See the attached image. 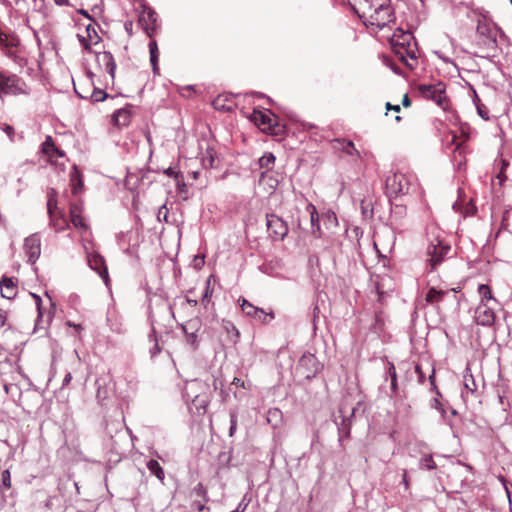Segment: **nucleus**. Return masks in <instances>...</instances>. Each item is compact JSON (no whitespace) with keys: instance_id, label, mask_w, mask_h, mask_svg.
<instances>
[{"instance_id":"57","label":"nucleus","mask_w":512,"mask_h":512,"mask_svg":"<svg viewBox=\"0 0 512 512\" xmlns=\"http://www.w3.org/2000/svg\"><path fill=\"white\" fill-rule=\"evenodd\" d=\"M50 221H51V225H53V227L57 231H61V230L64 229V227L60 225V222H57V221L54 220V215L52 217H50Z\"/></svg>"},{"instance_id":"33","label":"nucleus","mask_w":512,"mask_h":512,"mask_svg":"<svg viewBox=\"0 0 512 512\" xmlns=\"http://www.w3.org/2000/svg\"><path fill=\"white\" fill-rule=\"evenodd\" d=\"M499 164H500V169H499L498 174L496 175V178L498 179L499 184L502 185L507 180V176H506L505 172L509 166V162L506 159H500Z\"/></svg>"},{"instance_id":"31","label":"nucleus","mask_w":512,"mask_h":512,"mask_svg":"<svg viewBox=\"0 0 512 512\" xmlns=\"http://www.w3.org/2000/svg\"><path fill=\"white\" fill-rule=\"evenodd\" d=\"M478 293L481 296V301L485 302L489 300L496 301V299L493 297L491 289L486 284H480L478 286Z\"/></svg>"},{"instance_id":"64","label":"nucleus","mask_w":512,"mask_h":512,"mask_svg":"<svg viewBox=\"0 0 512 512\" xmlns=\"http://www.w3.org/2000/svg\"><path fill=\"white\" fill-rule=\"evenodd\" d=\"M245 510H246V505L239 503L237 508L231 512H245Z\"/></svg>"},{"instance_id":"63","label":"nucleus","mask_w":512,"mask_h":512,"mask_svg":"<svg viewBox=\"0 0 512 512\" xmlns=\"http://www.w3.org/2000/svg\"><path fill=\"white\" fill-rule=\"evenodd\" d=\"M71 380H72V375H71V373H70V372H68V373L65 375L64 379H63V386L68 385V384L70 383V381H71Z\"/></svg>"},{"instance_id":"54","label":"nucleus","mask_w":512,"mask_h":512,"mask_svg":"<svg viewBox=\"0 0 512 512\" xmlns=\"http://www.w3.org/2000/svg\"><path fill=\"white\" fill-rule=\"evenodd\" d=\"M148 47H149L150 54L159 53L157 43L155 40L150 41L148 44Z\"/></svg>"},{"instance_id":"34","label":"nucleus","mask_w":512,"mask_h":512,"mask_svg":"<svg viewBox=\"0 0 512 512\" xmlns=\"http://www.w3.org/2000/svg\"><path fill=\"white\" fill-rule=\"evenodd\" d=\"M256 320H258L261 323H268L272 319H274V313L269 312L266 313L263 309L259 308L256 312V314L253 316Z\"/></svg>"},{"instance_id":"47","label":"nucleus","mask_w":512,"mask_h":512,"mask_svg":"<svg viewBox=\"0 0 512 512\" xmlns=\"http://www.w3.org/2000/svg\"><path fill=\"white\" fill-rule=\"evenodd\" d=\"M75 181H78V185L79 186H83V182H82V179H81L80 172L74 166L73 172L71 173V183H74Z\"/></svg>"},{"instance_id":"51","label":"nucleus","mask_w":512,"mask_h":512,"mask_svg":"<svg viewBox=\"0 0 512 512\" xmlns=\"http://www.w3.org/2000/svg\"><path fill=\"white\" fill-rule=\"evenodd\" d=\"M8 88V79L0 74V94L6 93Z\"/></svg>"},{"instance_id":"28","label":"nucleus","mask_w":512,"mask_h":512,"mask_svg":"<svg viewBox=\"0 0 512 512\" xmlns=\"http://www.w3.org/2000/svg\"><path fill=\"white\" fill-rule=\"evenodd\" d=\"M258 162L261 168L269 171L275 162V156L273 153L267 152L262 157L259 158Z\"/></svg>"},{"instance_id":"44","label":"nucleus","mask_w":512,"mask_h":512,"mask_svg":"<svg viewBox=\"0 0 512 512\" xmlns=\"http://www.w3.org/2000/svg\"><path fill=\"white\" fill-rule=\"evenodd\" d=\"M158 59H159V53L150 54V63H151L152 70H153L154 74L159 73Z\"/></svg>"},{"instance_id":"22","label":"nucleus","mask_w":512,"mask_h":512,"mask_svg":"<svg viewBox=\"0 0 512 512\" xmlns=\"http://www.w3.org/2000/svg\"><path fill=\"white\" fill-rule=\"evenodd\" d=\"M70 217L75 228L83 230L88 228L81 216V207L79 205H70Z\"/></svg>"},{"instance_id":"7","label":"nucleus","mask_w":512,"mask_h":512,"mask_svg":"<svg viewBox=\"0 0 512 512\" xmlns=\"http://www.w3.org/2000/svg\"><path fill=\"white\" fill-rule=\"evenodd\" d=\"M449 251L450 246L443 244L440 240H436V243L432 242L427 247V255L429 257L428 262L431 266V269H435L436 266L442 262Z\"/></svg>"},{"instance_id":"18","label":"nucleus","mask_w":512,"mask_h":512,"mask_svg":"<svg viewBox=\"0 0 512 512\" xmlns=\"http://www.w3.org/2000/svg\"><path fill=\"white\" fill-rule=\"evenodd\" d=\"M354 1V9L360 18H363L367 15L376 5L382 0H353Z\"/></svg>"},{"instance_id":"45","label":"nucleus","mask_w":512,"mask_h":512,"mask_svg":"<svg viewBox=\"0 0 512 512\" xmlns=\"http://www.w3.org/2000/svg\"><path fill=\"white\" fill-rule=\"evenodd\" d=\"M179 92L181 94V96L183 97H190L192 95V93L195 92V88L193 85H186V86H183L179 89Z\"/></svg>"},{"instance_id":"53","label":"nucleus","mask_w":512,"mask_h":512,"mask_svg":"<svg viewBox=\"0 0 512 512\" xmlns=\"http://www.w3.org/2000/svg\"><path fill=\"white\" fill-rule=\"evenodd\" d=\"M415 371L418 374V381H419V383H424L425 376H424V373L422 372L421 366L420 365H416Z\"/></svg>"},{"instance_id":"20","label":"nucleus","mask_w":512,"mask_h":512,"mask_svg":"<svg viewBox=\"0 0 512 512\" xmlns=\"http://www.w3.org/2000/svg\"><path fill=\"white\" fill-rule=\"evenodd\" d=\"M193 493L196 497L198 498H202V501L200 500H194L192 502V508L195 509L196 511L198 512H202L203 510L206 509V506H205V502L208 501V498H207V495H206V490L204 488V486L201 484V483H198L194 489H193Z\"/></svg>"},{"instance_id":"4","label":"nucleus","mask_w":512,"mask_h":512,"mask_svg":"<svg viewBox=\"0 0 512 512\" xmlns=\"http://www.w3.org/2000/svg\"><path fill=\"white\" fill-rule=\"evenodd\" d=\"M363 19H365L366 25L376 26L379 29L385 27L394 19L390 0H382V2L378 3Z\"/></svg>"},{"instance_id":"49","label":"nucleus","mask_w":512,"mask_h":512,"mask_svg":"<svg viewBox=\"0 0 512 512\" xmlns=\"http://www.w3.org/2000/svg\"><path fill=\"white\" fill-rule=\"evenodd\" d=\"M281 415V412L279 409H271L268 412L267 421L271 423L272 419L279 418Z\"/></svg>"},{"instance_id":"59","label":"nucleus","mask_w":512,"mask_h":512,"mask_svg":"<svg viewBox=\"0 0 512 512\" xmlns=\"http://www.w3.org/2000/svg\"><path fill=\"white\" fill-rule=\"evenodd\" d=\"M401 484L404 485L405 489H408L409 483L407 480V470H405V469L403 470Z\"/></svg>"},{"instance_id":"16","label":"nucleus","mask_w":512,"mask_h":512,"mask_svg":"<svg viewBox=\"0 0 512 512\" xmlns=\"http://www.w3.org/2000/svg\"><path fill=\"white\" fill-rule=\"evenodd\" d=\"M96 54V61L100 66H104L107 73L111 76V78H114L115 70H116V63L114 60L113 55L108 52H97Z\"/></svg>"},{"instance_id":"13","label":"nucleus","mask_w":512,"mask_h":512,"mask_svg":"<svg viewBox=\"0 0 512 512\" xmlns=\"http://www.w3.org/2000/svg\"><path fill=\"white\" fill-rule=\"evenodd\" d=\"M139 22L142 24L148 36L152 37L156 29V12L151 7L143 6V11L139 16Z\"/></svg>"},{"instance_id":"29","label":"nucleus","mask_w":512,"mask_h":512,"mask_svg":"<svg viewBox=\"0 0 512 512\" xmlns=\"http://www.w3.org/2000/svg\"><path fill=\"white\" fill-rule=\"evenodd\" d=\"M42 150L44 153H50L54 151L58 154V156L62 157L64 153L60 151L54 144V141L51 136H47L45 141L42 144Z\"/></svg>"},{"instance_id":"26","label":"nucleus","mask_w":512,"mask_h":512,"mask_svg":"<svg viewBox=\"0 0 512 512\" xmlns=\"http://www.w3.org/2000/svg\"><path fill=\"white\" fill-rule=\"evenodd\" d=\"M147 468L148 470L154 474L157 479H159L160 481H163L164 478H165V473H164V470L163 468L160 466L159 462L157 460H154V459H150L148 462H147Z\"/></svg>"},{"instance_id":"15","label":"nucleus","mask_w":512,"mask_h":512,"mask_svg":"<svg viewBox=\"0 0 512 512\" xmlns=\"http://www.w3.org/2000/svg\"><path fill=\"white\" fill-rule=\"evenodd\" d=\"M86 33H87L86 37L78 34V40L82 44L83 48L91 53V52H93L91 49V45L98 44L100 42V37L97 34V31L92 24H88L86 26Z\"/></svg>"},{"instance_id":"56","label":"nucleus","mask_w":512,"mask_h":512,"mask_svg":"<svg viewBox=\"0 0 512 512\" xmlns=\"http://www.w3.org/2000/svg\"><path fill=\"white\" fill-rule=\"evenodd\" d=\"M4 132L9 136V138L12 140L14 135V128L10 125H5Z\"/></svg>"},{"instance_id":"37","label":"nucleus","mask_w":512,"mask_h":512,"mask_svg":"<svg viewBox=\"0 0 512 512\" xmlns=\"http://www.w3.org/2000/svg\"><path fill=\"white\" fill-rule=\"evenodd\" d=\"M419 467L426 468L428 470H433L436 468V464H435L432 456L427 455L420 460Z\"/></svg>"},{"instance_id":"38","label":"nucleus","mask_w":512,"mask_h":512,"mask_svg":"<svg viewBox=\"0 0 512 512\" xmlns=\"http://www.w3.org/2000/svg\"><path fill=\"white\" fill-rule=\"evenodd\" d=\"M57 206V200L55 197V191L52 190L51 194L49 195V199L47 201V209L49 216L52 217L54 215V209Z\"/></svg>"},{"instance_id":"19","label":"nucleus","mask_w":512,"mask_h":512,"mask_svg":"<svg viewBox=\"0 0 512 512\" xmlns=\"http://www.w3.org/2000/svg\"><path fill=\"white\" fill-rule=\"evenodd\" d=\"M477 32L481 36H485L487 39L485 44L491 47L496 46V30L485 23L479 22L477 25Z\"/></svg>"},{"instance_id":"17","label":"nucleus","mask_w":512,"mask_h":512,"mask_svg":"<svg viewBox=\"0 0 512 512\" xmlns=\"http://www.w3.org/2000/svg\"><path fill=\"white\" fill-rule=\"evenodd\" d=\"M0 289L2 297L13 299L17 294V284L12 278L3 277L0 280Z\"/></svg>"},{"instance_id":"52","label":"nucleus","mask_w":512,"mask_h":512,"mask_svg":"<svg viewBox=\"0 0 512 512\" xmlns=\"http://www.w3.org/2000/svg\"><path fill=\"white\" fill-rule=\"evenodd\" d=\"M0 42L6 47L10 48L17 45V41L15 39H12L11 41H8V39L5 37V39L0 35Z\"/></svg>"},{"instance_id":"61","label":"nucleus","mask_w":512,"mask_h":512,"mask_svg":"<svg viewBox=\"0 0 512 512\" xmlns=\"http://www.w3.org/2000/svg\"><path fill=\"white\" fill-rule=\"evenodd\" d=\"M7 319L6 312L0 308V326H4Z\"/></svg>"},{"instance_id":"5","label":"nucleus","mask_w":512,"mask_h":512,"mask_svg":"<svg viewBox=\"0 0 512 512\" xmlns=\"http://www.w3.org/2000/svg\"><path fill=\"white\" fill-rule=\"evenodd\" d=\"M445 84L437 82L434 84H420L418 91L420 95L428 100L434 101L438 106L444 107L446 102Z\"/></svg>"},{"instance_id":"11","label":"nucleus","mask_w":512,"mask_h":512,"mask_svg":"<svg viewBox=\"0 0 512 512\" xmlns=\"http://www.w3.org/2000/svg\"><path fill=\"white\" fill-rule=\"evenodd\" d=\"M475 321L482 326H490L495 321V314L493 308L489 307L487 303L480 301L475 310Z\"/></svg>"},{"instance_id":"8","label":"nucleus","mask_w":512,"mask_h":512,"mask_svg":"<svg viewBox=\"0 0 512 512\" xmlns=\"http://www.w3.org/2000/svg\"><path fill=\"white\" fill-rule=\"evenodd\" d=\"M24 251L28 256V262L34 264L41 253V240L38 234H32L24 241Z\"/></svg>"},{"instance_id":"39","label":"nucleus","mask_w":512,"mask_h":512,"mask_svg":"<svg viewBox=\"0 0 512 512\" xmlns=\"http://www.w3.org/2000/svg\"><path fill=\"white\" fill-rule=\"evenodd\" d=\"M108 97V94L100 89L94 88L93 93L91 94V99L94 102L104 101Z\"/></svg>"},{"instance_id":"58","label":"nucleus","mask_w":512,"mask_h":512,"mask_svg":"<svg viewBox=\"0 0 512 512\" xmlns=\"http://www.w3.org/2000/svg\"><path fill=\"white\" fill-rule=\"evenodd\" d=\"M433 406H434L435 409L440 411L442 416H444L445 410L443 409L442 404L438 401V399L434 400V405Z\"/></svg>"},{"instance_id":"30","label":"nucleus","mask_w":512,"mask_h":512,"mask_svg":"<svg viewBox=\"0 0 512 512\" xmlns=\"http://www.w3.org/2000/svg\"><path fill=\"white\" fill-rule=\"evenodd\" d=\"M445 294L442 290H437L434 287L430 288L426 294V301L428 303H435L441 300L442 296Z\"/></svg>"},{"instance_id":"27","label":"nucleus","mask_w":512,"mask_h":512,"mask_svg":"<svg viewBox=\"0 0 512 512\" xmlns=\"http://www.w3.org/2000/svg\"><path fill=\"white\" fill-rule=\"evenodd\" d=\"M201 321L199 318L190 319L186 323L181 325V329L184 333L190 332V334H195L200 330Z\"/></svg>"},{"instance_id":"62","label":"nucleus","mask_w":512,"mask_h":512,"mask_svg":"<svg viewBox=\"0 0 512 512\" xmlns=\"http://www.w3.org/2000/svg\"><path fill=\"white\" fill-rule=\"evenodd\" d=\"M386 109L387 110H394L395 112H399L400 111V106L399 105H391L389 102L386 103Z\"/></svg>"},{"instance_id":"50","label":"nucleus","mask_w":512,"mask_h":512,"mask_svg":"<svg viewBox=\"0 0 512 512\" xmlns=\"http://www.w3.org/2000/svg\"><path fill=\"white\" fill-rule=\"evenodd\" d=\"M184 334L186 335L187 342L196 348L197 347V333L190 334V332H188V333H184Z\"/></svg>"},{"instance_id":"60","label":"nucleus","mask_w":512,"mask_h":512,"mask_svg":"<svg viewBox=\"0 0 512 512\" xmlns=\"http://www.w3.org/2000/svg\"><path fill=\"white\" fill-rule=\"evenodd\" d=\"M71 185H72V193L73 194H78L81 191L82 187H83V186H79L78 185V181H75L74 183H71Z\"/></svg>"},{"instance_id":"36","label":"nucleus","mask_w":512,"mask_h":512,"mask_svg":"<svg viewBox=\"0 0 512 512\" xmlns=\"http://www.w3.org/2000/svg\"><path fill=\"white\" fill-rule=\"evenodd\" d=\"M212 281H214V279H213V276L210 275L207 278V281H206V287H205V292H204L203 297H202V303H208L210 301V298H211L212 293H213V288L211 287V282Z\"/></svg>"},{"instance_id":"14","label":"nucleus","mask_w":512,"mask_h":512,"mask_svg":"<svg viewBox=\"0 0 512 512\" xmlns=\"http://www.w3.org/2000/svg\"><path fill=\"white\" fill-rule=\"evenodd\" d=\"M31 296L35 300V305H36V308L38 311V316H37V319L35 322L34 330L35 331L41 330V329L44 330L50 324L53 314L51 313V311H48V312L43 311V309L41 307L42 299L39 295H37L35 293H31Z\"/></svg>"},{"instance_id":"32","label":"nucleus","mask_w":512,"mask_h":512,"mask_svg":"<svg viewBox=\"0 0 512 512\" xmlns=\"http://www.w3.org/2000/svg\"><path fill=\"white\" fill-rule=\"evenodd\" d=\"M342 151L347 155H356L360 157L359 151L356 149L354 143L350 140H342Z\"/></svg>"},{"instance_id":"2","label":"nucleus","mask_w":512,"mask_h":512,"mask_svg":"<svg viewBox=\"0 0 512 512\" xmlns=\"http://www.w3.org/2000/svg\"><path fill=\"white\" fill-rule=\"evenodd\" d=\"M205 384L197 379L187 382L183 391V398L187 403L191 402L190 409H195L198 414H204L209 404V399L206 394L200 393Z\"/></svg>"},{"instance_id":"55","label":"nucleus","mask_w":512,"mask_h":512,"mask_svg":"<svg viewBox=\"0 0 512 512\" xmlns=\"http://www.w3.org/2000/svg\"><path fill=\"white\" fill-rule=\"evenodd\" d=\"M429 381H430V383H431V385H432L433 389H435V390H436L437 395H440V392L437 390V387H436V385H435V371H434V369L432 370V373H431V375L429 376Z\"/></svg>"},{"instance_id":"46","label":"nucleus","mask_w":512,"mask_h":512,"mask_svg":"<svg viewBox=\"0 0 512 512\" xmlns=\"http://www.w3.org/2000/svg\"><path fill=\"white\" fill-rule=\"evenodd\" d=\"M230 423L229 436H233L237 427V416L234 412L230 413Z\"/></svg>"},{"instance_id":"21","label":"nucleus","mask_w":512,"mask_h":512,"mask_svg":"<svg viewBox=\"0 0 512 512\" xmlns=\"http://www.w3.org/2000/svg\"><path fill=\"white\" fill-rule=\"evenodd\" d=\"M463 386H464V390H465V391H462L463 398L468 393L473 394L477 388L474 377L472 375V372H471V369L469 366H467L464 371Z\"/></svg>"},{"instance_id":"6","label":"nucleus","mask_w":512,"mask_h":512,"mask_svg":"<svg viewBox=\"0 0 512 512\" xmlns=\"http://www.w3.org/2000/svg\"><path fill=\"white\" fill-rule=\"evenodd\" d=\"M266 226L273 240H283L288 234L287 223L275 214L266 215Z\"/></svg>"},{"instance_id":"41","label":"nucleus","mask_w":512,"mask_h":512,"mask_svg":"<svg viewBox=\"0 0 512 512\" xmlns=\"http://www.w3.org/2000/svg\"><path fill=\"white\" fill-rule=\"evenodd\" d=\"M2 484L0 486V491L2 492V487L10 488L11 487V474L8 469L4 470L1 475Z\"/></svg>"},{"instance_id":"3","label":"nucleus","mask_w":512,"mask_h":512,"mask_svg":"<svg viewBox=\"0 0 512 512\" xmlns=\"http://www.w3.org/2000/svg\"><path fill=\"white\" fill-rule=\"evenodd\" d=\"M416 187V178L411 174L396 172L386 179V188L390 196L406 195L414 191Z\"/></svg>"},{"instance_id":"1","label":"nucleus","mask_w":512,"mask_h":512,"mask_svg":"<svg viewBox=\"0 0 512 512\" xmlns=\"http://www.w3.org/2000/svg\"><path fill=\"white\" fill-rule=\"evenodd\" d=\"M392 43L404 50V52H402L400 49H397L396 54L399 55L401 61H403L409 68L412 69L413 64L407 62L404 55L406 54V56H408L413 61H416L417 59L416 42L412 33L398 28L393 33Z\"/></svg>"},{"instance_id":"40","label":"nucleus","mask_w":512,"mask_h":512,"mask_svg":"<svg viewBox=\"0 0 512 512\" xmlns=\"http://www.w3.org/2000/svg\"><path fill=\"white\" fill-rule=\"evenodd\" d=\"M222 327L227 333H233L236 338H239L240 333L231 321H223Z\"/></svg>"},{"instance_id":"24","label":"nucleus","mask_w":512,"mask_h":512,"mask_svg":"<svg viewBox=\"0 0 512 512\" xmlns=\"http://www.w3.org/2000/svg\"><path fill=\"white\" fill-rule=\"evenodd\" d=\"M114 125L118 127L126 126L130 122V111L127 109H118L112 117Z\"/></svg>"},{"instance_id":"48","label":"nucleus","mask_w":512,"mask_h":512,"mask_svg":"<svg viewBox=\"0 0 512 512\" xmlns=\"http://www.w3.org/2000/svg\"><path fill=\"white\" fill-rule=\"evenodd\" d=\"M202 165L204 167H206V168L213 167V165H214V157H213V155L210 152H208V156L203 157Z\"/></svg>"},{"instance_id":"35","label":"nucleus","mask_w":512,"mask_h":512,"mask_svg":"<svg viewBox=\"0 0 512 512\" xmlns=\"http://www.w3.org/2000/svg\"><path fill=\"white\" fill-rule=\"evenodd\" d=\"M241 309L247 316L253 317L259 308L251 304L246 299H242Z\"/></svg>"},{"instance_id":"23","label":"nucleus","mask_w":512,"mask_h":512,"mask_svg":"<svg viewBox=\"0 0 512 512\" xmlns=\"http://www.w3.org/2000/svg\"><path fill=\"white\" fill-rule=\"evenodd\" d=\"M97 387L96 398L99 402H103L108 399L111 389L107 385L105 378L100 377L95 382Z\"/></svg>"},{"instance_id":"25","label":"nucleus","mask_w":512,"mask_h":512,"mask_svg":"<svg viewBox=\"0 0 512 512\" xmlns=\"http://www.w3.org/2000/svg\"><path fill=\"white\" fill-rule=\"evenodd\" d=\"M307 213L310 215V222L312 227V234L317 235L320 231L319 216L315 206L308 203L306 206Z\"/></svg>"},{"instance_id":"10","label":"nucleus","mask_w":512,"mask_h":512,"mask_svg":"<svg viewBox=\"0 0 512 512\" xmlns=\"http://www.w3.org/2000/svg\"><path fill=\"white\" fill-rule=\"evenodd\" d=\"M252 120L256 125L262 127L264 130L274 131L277 117L270 110H254L252 113Z\"/></svg>"},{"instance_id":"43","label":"nucleus","mask_w":512,"mask_h":512,"mask_svg":"<svg viewBox=\"0 0 512 512\" xmlns=\"http://www.w3.org/2000/svg\"><path fill=\"white\" fill-rule=\"evenodd\" d=\"M388 373L391 378V388L393 390H395L396 386H397V375H396V370H395V367L393 364H390Z\"/></svg>"},{"instance_id":"42","label":"nucleus","mask_w":512,"mask_h":512,"mask_svg":"<svg viewBox=\"0 0 512 512\" xmlns=\"http://www.w3.org/2000/svg\"><path fill=\"white\" fill-rule=\"evenodd\" d=\"M477 113L483 120H489V110L488 108L482 104L477 103Z\"/></svg>"},{"instance_id":"12","label":"nucleus","mask_w":512,"mask_h":512,"mask_svg":"<svg viewBox=\"0 0 512 512\" xmlns=\"http://www.w3.org/2000/svg\"><path fill=\"white\" fill-rule=\"evenodd\" d=\"M87 261L91 269L96 271L99 276L104 280L105 284L108 283V270L105 265L104 259L97 252H88L87 251Z\"/></svg>"},{"instance_id":"9","label":"nucleus","mask_w":512,"mask_h":512,"mask_svg":"<svg viewBox=\"0 0 512 512\" xmlns=\"http://www.w3.org/2000/svg\"><path fill=\"white\" fill-rule=\"evenodd\" d=\"M356 407H353L351 409V412L349 415H345L346 411L343 406L339 408V413L341 415V422L338 423L337 420H335V423L338 427V441L340 445H342V441L344 438H348L350 436V430H351V419L355 415Z\"/></svg>"}]
</instances>
